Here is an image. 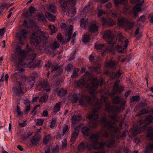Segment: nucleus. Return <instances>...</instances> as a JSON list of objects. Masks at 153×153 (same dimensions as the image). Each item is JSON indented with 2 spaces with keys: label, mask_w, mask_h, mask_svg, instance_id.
Listing matches in <instances>:
<instances>
[{
  "label": "nucleus",
  "mask_w": 153,
  "mask_h": 153,
  "mask_svg": "<svg viewBox=\"0 0 153 153\" xmlns=\"http://www.w3.org/2000/svg\"><path fill=\"white\" fill-rule=\"evenodd\" d=\"M131 4H136V5L133 9L132 13L134 18L138 16V12L141 11L140 6L144 3V1L142 0H130Z\"/></svg>",
  "instance_id": "11"
},
{
  "label": "nucleus",
  "mask_w": 153,
  "mask_h": 153,
  "mask_svg": "<svg viewBox=\"0 0 153 153\" xmlns=\"http://www.w3.org/2000/svg\"><path fill=\"white\" fill-rule=\"evenodd\" d=\"M121 101V98L118 96L114 97L112 100L113 103L114 104H119Z\"/></svg>",
  "instance_id": "37"
},
{
  "label": "nucleus",
  "mask_w": 153,
  "mask_h": 153,
  "mask_svg": "<svg viewBox=\"0 0 153 153\" xmlns=\"http://www.w3.org/2000/svg\"><path fill=\"white\" fill-rule=\"evenodd\" d=\"M78 1L79 0H59V3L60 4L63 12H67L69 14L74 15L76 13L75 10L72 8L69 9L68 5H75Z\"/></svg>",
  "instance_id": "8"
},
{
  "label": "nucleus",
  "mask_w": 153,
  "mask_h": 153,
  "mask_svg": "<svg viewBox=\"0 0 153 153\" xmlns=\"http://www.w3.org/2000/svg\"><path fill=\"white\" fill-rule=\"evenodd\" d=\"M48 98V95L47 94L45 93L40 98L39 100L40 102H45L46 101Z\"/></svg>",
  "instance_id": "44"
},
{
  "label": "nucleus",
  "mask_w": 153,
  "mask_h": 153,
  "mask_svg": "<svg viewBox=\"0 0 153 153\" xmlns=\"http://www.w3.org/2000/svg\"><path fill=\"white\" fill-rule=\"evenodd\" d=\"M48 10L53 13L55 12L56 11V6L53 4H51L47 6Z\"/></svg>",
  "instance_id": "30"
},
{
  "label": "nucleus",
  "mask_w": 153,
  "mask_h": 153,
  "mask_svg": "<svg viewBox=\"0 0 153 153\" xmlns=\"http://www.w3.org/2000/svg\"><path fill=\"white\" fill-rule=\"evenodd\" d=\"M45 16L50 21H54L55 20V16L51 14L49 12L45 13Z\"/></svg>",
  "instance_id": "33"
},
{
  "label": "nucleus",
  "mask_w": 153,
  "mask_h": 153,
  "mask_svg": "<svg viewBox=\"0 0 153 153\" xmlns=\"http://www.w3.org/2000/svg\"><path fill=\"white\" fill-rule=\"evenodd\" d=\"M78 135V131H74L72 134L71 138L70 139V141L71 142H73L75 140V139L77 137Z\"/></svg>",
  "instance_id": "40"
},
{
  "label": "nucleus",
  "mask_w": 153,
  "mask_h": 153,
  "mask_svg": "<svg viewBox=\"0 0 153 153\" xmlns=\"http://www.w3.org/2000/svg\"><path fill=\"white\" fill-rule=\"evenodd\" d=\"M82 119V117L80 115H73L71 118L72 124L76 125Z\"/></svg>",
  "instance_id": "24"
},
{
  "label": "nucleus",
  "mask_w": 153,
  "mask_h": 153,
  "mask_svg": "<svg viewBox=\"0 0 153 153\" xmlns=\"http://www.w3.org/2000/svg\"><path fill=\"white\" fill-rule=\"evenodd\" d=\"M40 138L37 136H33L30 140L32 144L36 146L39 143Z\"/></svg>",
  "instance_id": "28"
},
{
  "label": "nucleus",
  "mask_w": 153,
  "mask_h": 153,
  "mask_svg": "<svg viewBox=\"0 0 153 153\" xmlns=\"http://www.w3.org/2000/svg\"><path fill=\"white\" fill-rule=\"evenodd\" d=\"M148 113V111L146 109H143L137 114L139 116H141L142 115L146 114Z\"/></svg>",
  "instance_id": "48"
},
{
  "label": "nucleus",
  "mask_w": 153,
  "mask_h": 153,
  "mask_svg": "<svg viewBox=\"0 0 153 153\" xmlns=\"http://www.w3.org/2000/svg\"><path fill=\"white\" fill-rule=\"evenodd\" d=\"M73 69V66L71 64L68 65L65 68V69L67 72L70 71Z\"/></svg>",
  "instance_id": "50"
},
{
  "label": "nucleus",
  "mask_w": 153,
  "mask_h": 153,
  "mask_svg": "<svg viewBox=\"0 0 153 153\" xmlns=\"http://www.w3.org/2000/svg\"><path fill=\"white\" fill-rule=\"evenodd\" d=\"M51 66H52V67L53 68V69L51 71L52 72L55 71H56V72H58V73H59L62 71V69L60 67H54L53 66L51 65V62L49 61H48L47 64L45 65V67L46 68V69H48Z\"/></svg>",
  "instance_id": "22"
},
{
  "label": "nucleus",
  "mask_w": 153,
  "mask_h": 153,
  "mask_svg": "<svg viewBox=\"0 0 153 153\" xmlns=\"http://www.w3.org/2000/svg\"><path fill=\"white\" fill-rule=\"evenodd\" d=\"M90 129L88 127H85L82 128V133L85 136H88L90 133Z\"/></svg>",
  "instance_id": "35"
},
{
  "label": "nucleus",
  "mask_w": 153,
  "mask_h": 153,
  "mask_svg": "<svg viewBox=\"0 0 153 153\" xmlns=\"http://www.w3.org/2000/svg\"><path fill=\"white\" fill-rule=\"evenodd\" d=\"M28 33V31L27 30L23 29L21 30L20 33H17L16 35V37L18 39L20 44L22 45L24 44V41Z\"/></svg>",
  "instance_id": "16"
},
{
  "label": "nucleus",
  "mask_w": 153,
  "mask_h": 153,
  "mask_svg": "<svg viewBox=\"0 0 153 153\" xmlns=\"http://www.w3.org/2000/svg\"><path fill=\"white\" fill-rule=\"evenodd\" d=\"M32 134L33 132L32 131H30L29 132L25 133V134L24 135V138L25 139L31 136L32 135Z\"/></svg>",
  "instance_id": "54"
},
{
  "label": "nucleus",
  "mask_w": 153,
  "mask_h": 153,
  "mask_svg": "<svg viewBox=\"0 0 153 153\" xmlns=\"http://www.w3.org/2000/svg\"><path fill=\"white\" fill-rule=\"evenodd\" d=\"M110 103H106L105 104V110L109 112V117L115 121L118 120L117 114L119 113L121 110L120 108L116 106L110 107Z\"/></svg>",
  "instance_id": "9"
},
{
  "label": "nucleus",
  "mask_w": 153,
  "mask_h": 153,
  "mask_svg": "<svg viewBox=\"0 0 153 153\" xmlns=\"http://www.w3.org/2000/svg\"><path fill=\"white\" fill-rule=\"evenodd\" d=\"M88 22L87 21V19L82 18L81 20L80 26L82 27L85 28L86 26L88 24Z\"/></svg>",
  "instance_id": "36"
},
{
  "label": "nucleus",
  "mask_w": 153,
  "mask_h": 153,
  "mask_svg": "<svg viewBox=\"0 0 153 153\" xmlns=\"http://www.w3.org/2000/svg\"><path fill=\"white\" fill-rule=\"evenodd\" d=\"M95 48L98 51L102 50L104 49V45L102 44H97L95 45Z\"/></svg>",
  "instance_id": "45"
},
{
  "label": "nucleus",
  "mask_w": 153,
  "mask_h": 153,
  "mask_svg": "<svg viewBox=\"0 0 153 153\" xmlns=\"http://www.w3.org/2000/svg\"><path fill=\"white\" fill-rule=\"evenodd\" d=\"M17 112L18 114L17 116H19L23 115L21 111L20 107L18 106L17 107Z\"/></svg>",
  "instance_id": "56"
},
{
  "label": "nucleus",
  "mask_w": 153,
  "mask_h": 153,
  "mask_svg": "<svg viewBox=\"0 0 153 153\" xmlns=\"http://www.w3.org/2000/svg\"><path fill=\"white\" fill-rule=\"evenodd\" d=\"M79 71L78 69H74L73 71V74L71 76L73 78H74L77 76V72Z\"/></svg>",
  "instance_id": "51"
},
{
  "label": "nucleus",
  "mask_w": 153,
  "mask_h": 153,
  "mask_svg": "<svg viewBox=\"0 0 153 153\" xmlns=\"http://www.w3.org/2000/svg\"><path fill=\"white\" fill-rule=\"evenodd\" d=\"M153 122V116L149 115L145 120H141L137 123L138 126L134 127L130 129L132 135L135 136L138 134L144 131L147 127V124Z\"/></svg>",
  "instance_id": "6"
},
{
  "label": "nucleus",
  "mask_w": 153,
  "mask_h": 153,
  "mask_svg": "<svg viewBox=\"0 0 153 153\" xmlns=\"http://www.w3.org/2000/svg\"><path fill=\"white\" fill-rule=\"evenodd\" d=\"M91 70L92 72H95L97 74H99L101 72L100 65L99 64H97L92 66Z\"/></svg>",
  "instance_id": "27"
},
{
  "label": "nucleus",
  "mask_w": 153,
  "mask_h": 153,
  "mask_svg": "<svg viewBox=\"0 0 153 153\" xmlns=\"http://www.w3.org/2000/svg\"><path fill=\"white\" fill-rule=\"evenodd\" d=\"M124 87L123 86H117V87H114V89L111 93L109 94V95L113 96L117 92L120 93L123 91Z\"/></svg>",
  "instance_id": "20"
},
{
  "label": "nucleus",
  "mask_w": 153,
  "mask_h": 153,
  "mask_svg": "<svg viewBox=\"0 0 153 153\" xmlns=\"http://www.w3.org/2000/svg\"><path fill=\"white\" fill-rule=\"evenodd\" d=\"M25 81V85L26 88H31L33 86L35 82V78L34 77H25L23 79Z\"/></svg>",
  "instance_id": "19"
},
{
  "label": "nucleus",
  "mask_w": 153,
  "mask_h": 153,
  "mask_svg": "<svg viewBox=\"0 0 153 153\" xmlns=\"http://www.w3.org/2000/svg\"><path fill=\"white\" fill-rule=\"evenodd\" d=\"M23 86L21 82L19 81L16 82V85L14 86L13 88V91L18 95H21L23 93L22 90Z\"/></svg>",
  "instance_id": "18"
},
{
  "label": "nucleus",
  "mask_w": 153,
  "mask_h": 153,
  "mask_svg": "<svg viewBox=\"0 0 153 153\" xmlns=\"http://www.w3.org/2000/svg\"><path fill=\"white\" fill-rule=\"evenodd\" d=\"M90 36L86 33L82 37V41L83 42L87 43L90 39Z\"/></svg>",
  "instance_id": "34"
},
{
  "label": "nucleus",
  "mask_w": 153,
  "mask_h": 153,
  "mask_svg": "<svg viewBox=\"0 0 153 153\" xmlns=\"http://www.w3.org/2000/svg\"><path fill=\"white\" fill-rule=\"evenodd\" d=\"M37 88L39 91L43 89L45 90L46 92L49 91L51 89L48 82L45 80H41L40 81L37 86Z\"/></svg>",
  "instance_id": "15"
},
{
  "label": "nucleus",
  "mask_w": 153,
  "mask_h": 153,
  "mask_svg": "<svg viewBox=\"0 0 153 153\" xmlns=\"http://www.w3.org/2000/svg\"><path fill=\"white\" fill-rule=\"evenodd\" d=\"M102 82L96 79L93 78L90 76L88 72H86L81 79L76 82V85L79 88H82L86 86L89 90L92 95H94L96 91L97 87L99 84L102 85Z\"/></svg>",
  "instance_id": "4"
},
{
  "label": "nucleus",
  "mask_w": 153,
  "mask_h": 153,
  "mask_svg": "<svg viewBox=\"0 0 153 153\" xmlns=\"http://www.w3.org/2000/svg\"><path fill=\"white\" fill-rule=\"evenodd\" d=\"M61 28L63 30H66L67 32V34L66 36V42H67L70 40L71 36L73 32V29L72 26L70 25L69 26L67 27L66 25L64 23H62L61 25Z\"/></svg>",
  "instance_id": "14"
},
{
  "label": "nucleus",
  "mask_w": 153,
  "mask_h": 153,
  "mask_svg": "<svg viewBox=\"0 0 153 153\" xmlns=\"http://www.w3.org/2000/svg\"><path fill=\"white\" fill-rule=\"evenodd\" d=\"M130 6L127 4L125 5L123 9V13L126 14L130 12Z\"/></svg>",
  "instance_id": "46"
},
{
  "label": "nucleus",
  "mask_w": 153,
  "mask_h": 153,
  "mask_svg": "<svg viewBox=\"0 0 153 153\" xmlns=\"http://www.w3.org/2000/svg\"><path fill=\"white\" fill-rule=\"evenodd\" d=\"M127 0H114L115 5L117 6L119 4H124L126 3Z\"/></svg>",
  "instance_id": "43"
},
{
  "label": "nucleus",
  "mask_w": 153,
  "mask_h": 153,
  "mask_svg": "<svg viewBox=\"0 0 153 153\" xmlns=\"http://www.w3.org/2000/svg\"><path fill=\"white\" fill-rule=\"evenodd\" d=\"M140 99V97L138 96H133L130 99V102H133L135 101L138 102Z\"/></svg>",
  "instance_id": "41"
},
{
  "label": "nucleus",
  "mask_w": 153,
  "mask_h": 153,
  "mask_svg": "<svg viewBox=\"0 0 153 153\" xmlns=\"http://www.w3.org/2000/svg\"><path fill=\"white\" fill-rule=\"evenodd\" d=\"M148 18L150 22L153 23V13L150 14L148 16Z\"/></svg>",
  "instance_id": "59"
},
{
  "label": "nucleus",
  "mask_w": 153,
  "mask_h": 153,
  "mask_svg": "<svg viewBox=\"0 0 153 153\" xmlns=\"http://www.w3.org/2000/svg\"><path fill=\"white\" fill-rule=\"evenodd\" d=\"M101 21L103 25H107L112 26L115 24V22L111 18L106 20L103 17L101 19Z\"/></svg>",
  "instance_id": "21"
},
{
  "label": "nucleus",
  "mask_w": 153,
  "mask_h": 153,
  "mask_svg": "<svg viewBox=\"0 0 153 153\" xmlns=\"http://www.w3.org/2000/svg\"><path fill=\"white\" fill-rule=\"evenodd\" d=\"M29 10L30 11V14H32L35 13L36 11L35 9L33 6H30L29 8Z\"/></svg>",
  "instance_id": "55"
},
{
  "label": "nucleus",
  "mask_w": 153,
  "mask_h": 153,
  "mask_svg": "<svg viewBox=\"0 0 153 153\" xmlns=\"http://www.w3.org/2000/svg\"><path fill=\"white\" fill-rule=\"evenodd\" d=\"M103 38L107 40V41L110 44L113 46L115 43L113 42L114 36L110 30H106L103 35Z\"/></svg>",
  "instance_id": "17"
},
{
  "label": "nucleus",
  "mask_w": 153,
  "mask_h": 153,
  "mask_svg": "<svg viewBox=\"0 0 153 153\" xmlns=\"http://www.w3.org/2000/svg\"><path fill=\"white\" fill-rule=\"evenodd\" d=\"M100 122L104 128L103 137L106 138L109 137L110 138L109 141L105 142L106 143L105 146L108 147L114 146L116 139L121 138L124 139L126 137V131L120 135V131L122 128V122H120L118 126L116 123H112L110 121H107V118L105 116L102 117Z\"/></svg>",
  "instance_id": "1"
},
{
  "label": "nucleus",
  "mask_w": 153,
  "mask_h": 153,
  "mask_svg": "<svg viewBox=\"0 0 153 153\" xmlns=\"http://www.w3.org/2000/svg\"><path fill=\"white\" fill-rule=\"evenodd\" d=\"M139 28H138L135 32V35L136 36V38L137 39H139L142 36L141 33H139Z\"/></svg>",
  "instance_id": "49"
},
{
  "label": "nucleus",
  "mask_w": 153,
  "mask_h": 153,
  "mask_svg": "<svg viewBox=\"0 0 153 153\" xmlns=\"http://www.w3.org/2000/svg\"><path fill=\"white\" fill-rule=\"evenodd\" d=\"M66 93V91L63 88L60 89L57 93L58 95L60 97L64 96Z\"/></svg>",
  "instance_id": "42"
},
{
  "label": "nucleus",
  "mask_w": 153,
  "mask_h": 153,
  "mask_svg": "<svg viewBox=\"0 0 153 153\" xmlns=\"http://www.w3.org/2000/svg\"><path fill=\"white\" fill-rule=\"evenodd\" d=\"M100 101V100L94 97V102L95 103L93 105V111L89 113L88 116V117L91 120L89 126L91 128H95L97 124V120L98 117V111L102 105Z\"/></svg>",
  "instance_id": "5"
},
{
  "label": "nucleus",
  "mask_w": 153,
  "mask_h": 153,
  "mask_svg": "<svg viewBox=\"0 0 153 153\" xmlns=\"http://www.w3.org/2000/svg\"><path fill=\"white\" fill-rule=\"evenodd\" d=\"M79 103L80 105L85 106L92 105L91 98L87 95H82L79 100Z\"/></svg>",
  "instance_id": "13"
},
{
  "label": "nucleus",
  "mask_w": 153,
  "mask_h": 153,
  "mask_svg": "<svg viewBox=\"0 0 153 153\" xmlns=\"http://www.w3.org/2000/svg\"><path fill=\"white\" fill-rule=\"evenodd\" d=\"M26 48L28 52L30 53L28 58L27 59V62H25L26 60L25 58L27 54L25 51L22 50L19 46L16 48L15 55L17 59H12V61L15 63L16 66L19 67L22 66L24 68L27 67L29 65L31 64V63L36 58V53L33 52L34 49L29 47L28 44L26 46Z\"/></svg>",
  "instance_id": "2"
},
{
  "label": "nucleus",
  "mask_w": 153,
  "mask_h": 153,
  "mask_svg": "<svg viewBox=\"0 0 153 153\" xmlns=\"http://www.w3.org/2000/svg\"><path fill=\"white\" fill-rule=\"evenodd\" d=\"M43 123V121L41 120H37L36 125L37 126H40L42 125Z\"/></svg>",
  "instance_id": "62"
},
{
  "label": "nucleus",
  "mask_w": 153,
  "mask_h": 153,
  "mask_svg": "<svg viewBox=\"0 0 153 153\" xmlns=\"http://www.w3.org/2000/svg\"><path fill=\"white\" fill-rule=\"evenodd\" d=\"M118 23L119 26L128 29H130L134 26V22H129L126 18H122L118 20Z\"/></svg>",
  "instance_id": "12"
},
{
  "label": "nucleus",
  "mask_w": 153,
  "mask_h": 153,
  "mask_svg": "<svg viewBox=\"0 0 153 153\" xmlns=\"http://www.w3.org/2000/svg\"><path fill=\"white\" fill-rule=\"evenodd\" d=\"M117 64V62H115L114 60L112 61V59H111L105 64V66L106 68H113Z\"/></svg>",
  "instance_id": "23"
},
{
  "label": "nucleus",
  "mask_w": 153,
  "mask_h": 153,
  "mask_svg": "<svg viewBox=\"0 0 153 153\" xmlns=\"http://www.w3.org/2000/svg\"><path fill=\"white\" fill-rule=\"evenodd\" d=\"M60 46V44L57 42H54L53 44L51 45V48L53 50H55L57 48H58Z\"/></svg>",
  "instance_id": "39"
},
{
  "label": "nucleus",
  "mask_w": 153,
  "mask_h": 153,
  "mask_svg": "<svg viewBox=\"0 0 153 153\" xmlns=\"http://www.w3.org/2000/svg\"><path fill=\"white\" fill-rule=\"evenodd\" d=\"M98 16H101L102 14H104L105 13V11H104L102 10H98Z\"/></svg>",
  "instance_id": "61"
},
{
  "label": "nucleus",
  "mask_w": 153,
  "mask_h": 153,
  "mask_svg": "<svg viewBox=\"0 0 153 153\" xmlns=\"http://www.w3.org/2000/svg\"><path fill=\"white\" fill-rule=\"evenodd\" d=\"M23 25L25 27L27 28H29L30 27V26L28 24L27 21L25 20L24 21Z\"/></svg>",
  "instance_id": "63"
},
{
  "label": "nucleus",
  "mask_w": 153,
  "mask_h": 153,
  "mask_svg": "<svg viewBox=\"0 0 153 153\" xmlns=\"http://www.w3.org/2000/svg\"><path fill=\"white\" fill-rule=\"evenodd\" d=\"M147 150L149 151V150H151L153 149V142L152 143H149L147 147Z\"/></svg>",
  "instance_id": "58"
},
{
  "label": "nucleus",
  "mask_w": 153,
  "mask_h": 153,
  "mask_svg": "<svg viewBox=\"0 0 153 153\" xmlns=\"http://www.w3.org/2000/svg\"><path fill=\"white\" fill-rule=\"evenodd\" d=\"M41 60H39L35 62V67H39L40 66Z\"/></svg>",
  "instance_id": "64"
},
{
  "label": "nucleus",
  "mask_w": 153,
  "mask_h": 153,
  "mask_svg": "<svg viewBox=\"0 0 153 153\" xmlns=\"http://www.w3.org/2000/svg\"><path fill=\"white\" fill-rule=\"evenodd\" d=\"M52 139V137L49 134L45 136L43 139V143L45 145L47 144L48 142L51 141Z\"/></svg>",
  "instance_id": "31"
},
{
  "label": "nucleus",
  "mask_w": 153,
  "mask_h": 153,
  "mask_svg": "<svg viewBox=\"0 0 153 153\" xmlns=\"http://www.w3.org/2000/svg\"><path fill=\"white\" fill-rule=\"evenodd\" d=\"M61 102L56 104L53 108V113H57L60 111L61 108Z\"/></svg>",
  "instance_id": "32"
},
{
  "label": "nucleus",
  "mask_w": 153,
  "mask_h": 153,
  "mask_svg": "<svg viewBox=\"0 0 153 153\" xmlns=\"http://www.w3.org/2000/svg\"><path fill=\"white\" fill-rule=\"evenodd\" d=\"M67 141L66 139H65L62 142V148H65L67 145Z\"/></svg>",
  "instance_id": "60"
},
{
  "label": "nucleus",
  "mask_w": 153,
  "mask_h": 153,
  "mask_svg": "<svg viewBox=\"0 0 153 153\" xmlns=\"http://www.w3.org/2000/svg\"><path fill=\"white\" fill-rule=\"evenodd\" d=\"M48 27L50 29L52 33H53L55 32L56 28L54 26L52 25H49Z\"/></svg>",
  "instance_id": "52"
},
{
  "label": "nucleus",
  "mask_w": 153,
  "mask_h": 153,
  "mask_svg": "<svg viewBox=\"0 0 153 153\" xmlns=\"http://www.w3.org/2000/svg\"><path fill=\"white\" fill-rule=\"evenodd\" d=\"M117 39H118L119 42L122 43V44L121 45H118L117 46L118 52L119 53L125 52L126 51V48L128 43V40L125 39L121 33L118 34Z\"/></svg>",
  "instance_id": "10"
},
{
  "label": "nucleus",
  "mask_w": 153,
  "mask_h": 153,
  "mask_svg": "<svg viewBox=\"0 0 153 153\" xmlns=\"http://www.w3.org/2000/svg\"><path fill=\"white\" fill-rule=\"evenodd\" d=\"M8 4L6 3H4L1 4L0 6V9L3 10L4 9L6 8H7Z\"/></svg>",
  "instance_id": "57"
},
{
  "label": "nucleus",
  "mask_w": 153,
  "mask_h": 153,
  "mask_svg": "<svg viewBox=\"0 0 153 153\" xmlns=\"http://www.w3.org/2000/svg\"><path fill=\"white\" fill-rule=\"evenodd\" d=\"M56 126V119L55 118H53L51 120L50 127L53 128Z\"/></svg>",
  "instance_id": "47"
},
{
  "label": "nucleus",
  "mask_w": 153,
  "mask_h": 153,
  "mask_svg": "<svg viewBox=\"0 0 153 153\" xmlns=\"http://www.w3.org/2000/svg\"><path fill=\"white\" fill-rule=\"evenodd\" d=\"M147 138L149 140L153 138V126L149 127L147 131Z\"/></svg>",
  "instance_id": "25"
},
{
  "label": "nucleus",
  "mask_w": 153,
  "mask_h": 153,
  "mask_svg": "<svg viewBox=\"0 0 153 153\" xmlns=\"http://www.w3.org/2000/svg\"><path fill=\"white\" fill-rule=\"evenodd\" d=\"M88 30L91 32H96L98 30V27L95 24H92L89 26Z\"/></svg>",
  "instance_id": "26"
},
{
  "label": "nucleus",
  "mask_w": 153,
  "mask_h": 153,
  "mask_svg": "<svg viewBox=\"0 0 153 153\" xmlns=\"http://www.w3.org/2000/svg\"><path fill=\"white\" fill-rule=\"evenodd\" d=\"M69 130L68 126L66 125L63 127V136Z\"/></svg>",
  "instance_id": "53"
},
{
  "label": "nucleus",
  "mask_w": 153,
  "mask_h": 153,
  "mask_svg": "<svg viewBox=\"0 0 153 153\" xmlns=\"http://www.w3.org/2000/svg\"><path fill=\"white\" fill-rule=\"evenodd\" d=\"M79 99L78 95L76 93H74L71 98V101L73 103L76 102Z\"/></svg>",
  "instance_id": "38"
},
{
  "label": "nucleus",
  "mask_w": 153,
  "mask_h": 153,
  "mask_svg": "<svg viewBox=\"0 0 153 153\" xmlns=\"http://www.w3.org/2000/svg\"><path fill=\"white\" fill-rule=\"evenodd\" d=\"M100 135V133L99 132L93 133L89 137V141L84 143H81L78 146L79 149L82 151L86 148L90 149L93 148L98 149L97 152H94V153H105V151L103 147L105 146L106 143L98 142Z\"/></svg>",
  "instance_id": "3"
},
{
  "label": "nucleus",
  "mask_w": 153,
  "mask_h": 153,
  "mask_svg": "<svg viewBox=\"0 0 153 153\" xmlns=\"http://www.w3.org/2000/svg\"><path fill=\"white\" fill-rule=\"evenodd\" d=\"M24 71L23 68H21L18 70V71L15 72L12 75V77L14 78L13 79L16 80L18 78L20 75V73Z\"/></svg>",
  "instance_id": "29"
},
{
  "label": "nucleus",
  "mask_w": 153,
  "mask_h": 153,
  "mask_svg": "<svg viewBox=\"0 0 153 153\" xmlns=\"http://www.w3.org/2000/svg\"><path fill=\"white\" fill-rule=\"evenodd\" d=\"M49 37L48 34L40 30L33 32L30 36V42L36 46L39 45V41L45 40Z\"/></svg>",
  "instance_id": "7"
}]
</instances>
